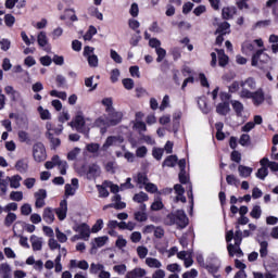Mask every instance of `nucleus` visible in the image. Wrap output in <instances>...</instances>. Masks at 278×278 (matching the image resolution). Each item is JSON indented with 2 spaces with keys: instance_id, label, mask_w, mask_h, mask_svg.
Masks as SVG:
<instances>
[{
  "instance_id": "obj_33",
  "label": "nucleus",
  "mask_w": 278,
  "mask_h": 278,
  "mask_svg": "<svg viewBox=\"0 0 278 278\" xmlns=\"http://www.w3.org/2000/svg\"><path fill=\"white\" fill-rule=\"evenodd\" d=\"M198 105L203 114H210V106H207V99L205 97L198 99Z\"/></svg>"
},
{
  "instance_id": "obj_23",
  "label": "nucleus",
  "mask_w": 278,
  "mask_h": 278,
  "mask_svg": "<svg viewBox=\"0 0 278 278\" xmlns=\"http://www.w3.org/2000/svg\"><path fill=\"white\" fill-rule=\"evenodd\" d=\"M112 201L113 203H111L109 207H114V210H125L127 207V204L121 201V194H115Z\"/></svg>"
},
{
  "instance_id": "obj_26",
  "label": "nucleus",
  "mask_w": 278,
  "mask_h": 278,
  "mask_svg": "<svg viewBox=\"0 0 278 278\" xmlns=\"http://www.w3.org/2000/svg\"><path fill=\"white\" fill-rule=\"evenodd\" d=\"M0 275L2 278H12V267L10 266V264H0Z\"/></svg>"
},
{
  "instance_id": "obj_46",
  "label": "nucleus",
  "mask_w": 278,
  "mask_h": 278,
  "mask_svg": "<svg viewBox=\"0 0 278 278\" xmlns=\"http://www.w3.org/2000/svg\"><path fill=\"white\" fill-rule=\"evenodd\" d=\"M108 242V237H98L93 240V248L101 249V247H105V243Z\"/></svg>"
},
{
  "instance_id": "obj_44",
  "label": "nucleus",
  "mask_w": 278,
  "mask_h": 278,
  "mask_svg": "<svg viewBox=\"0 0 278 278\" xmlns=\"http://www.w3.org/2000/svg\"><path fill=\"white\" fill-rule=\"evenodd\" d=\"M17 216L15 213H8L4 218V227H12V224L16 220Z\"/></svg>"
},
{
  "instance_id": "obj_4",
  "label": "nucleus",
  "mask_w": 278,
  "mask_h": 278,
  "mask_svg": "<svg viewBox=\"0 0 278 278\" xmlns=\"http://www.w3.org/2000/svg\"><path fill=\"white\" fill-rule=\"evenodd\" d=\"M204 268L214 278H220V275H218V270H220V260H218V257L216 256L208 257L206 260V264L204 265Z\"/></svg>"
},
{
  "instance_id": "obj_14",
  "label": "nucleus",
  "mask_w": 278,
  "mask_h": 278,
  "mask_svg": "<svg viewBox=\"0 0 278 278\" xmlns=\"http://www.w3.org/2000/svg\"><path fill=\"white\" fill-rule=\"evenodd\" d=\"M94 126L100 128L101 134H105V131H108V127H111L110 122L108 119V115H102L98 117L94 121Z\"/></svg>"
},
{
  "instance_id": "obj_19",
  "label": "nucleus",
  "mask_w": 278,
  "mask_h": 278,
  "mask_svg": "<svg viewBox=\"0 0 278 278\" xmlns=\"http://www.w3.org/2000/svg\"><path fill=\"white\" fill-rule=\"evenodd\" d=\"M147 275V269L141 267H136L135 269L128 271L125 278H142Z\"/></svg>"
},
{
  "instance_id": "obj_31",
  "label": "nucleus",
  "mask_w": 278,
  "mask_h": 278,
  "mask_svg": "<svg viewBox=\"0 0 278 278\" xmlns=\"http://www.w3.org/2000/svg\"><path fill=\"white\" fill-rule=\"evenodd\" d=\"M238 170L240 177H243L244 179H247V177H251V174L253 173V168L244 165H239Z\"/></svg>"
},
{
  "instance_id": "obj_63",
  "label": "nucleus",
  "mask_w": 278,
  "mask_h": 278,
  "mask_svg": "<svg viewBox=\"0 0 278 278\" xmlns=\"http://www.w3.org/2000/svg\"><path fill=\"white\" fill-rule=\"evenodd\" d=\"M51 97H56L58 99H62V101H66V92L64 91H58V90H52L50 91Z\"/></svg>"
},
{
  "instance_id": "obj_59",
  "label": "nucleus",
  "mask_w": 278,
  "mask_h": 278,
  "mask_svg": "<svg viewBox=\"0 0 278 278\" xmlns=\"http://www.w3.org/2000/svg\"><path fill=\"white\" fill-rule=\"evenodd\" d=\"M114 273H117V275H125L127 273V265L121 264L113 266Z\"/></svg>"
},
{
  "instance_id": "obj_55",
  "label": "nucleus",
  "mask_w": 278,
  "mask_h": 278,
  "mask_svg": "<svg viewBox=\"0 0 278 278\" xmlns=\"http://www.w3.org/2000/svg\"><path fill=\"white\" fill-rule=\"evenodd\" d=\"M97 36V27L94 26H89V29L87 33L84 35V40H92V37Z\"/></svg>"
},
{
  "instance_id": "obj_49",
  "label": "nucleus",
  "mask_w": 278,
  "mask_h": 278,
  "mask_svg": "<svg viewBox=\"0 0 278 278\" xmlns=\"http://www.w3.org/2000/svg\"><path fill=\"white\" fill-rule=\"evenodd\" d=\"M256 177H257V179H262V181H264L266 179V177H268V167L262 166L261 168H258V170L256 173Z\"/></svg>"
},
{
  "instance_id": "obj_15",
  "label": "nucleus",
  "mask_w": 278,
  "mask_h": 278,
  "mask_svg": "<svg viewBox=\"0 0 278 278\" xmlns=\"http://www.w3.org/2000/svg\"><path fill=\"white\" fill-rule=\"evenodd\" d=\"M67 212H68V202L66 200H62L60 202V207L55 208V214L59 220H64L66 218Z\"/></svg>"
},
{
  "instance_id": "obj_39",
  "label": "nucleus",
  "mask_w": 278,
  "mask_h": 278,
  "mask_svg": "<svg viewBox=\"0 0 278 278\" xmlns=\"http://www.w3.org/2000/svg\"><path fill=\"white\" fill-rule=\"evenodd\" d=\"M176 164H177V155H169L163 162V166H168L169 168L175 167Z\"/></svg>"
},
{
  "instance_id": "obj_57",
  "label": "nucleus",
  "mask_w": 278,
  "mask_h": 278,
  "mask_svg": "<svg viewBox=\"0 0 278 278\" xmlns=\"http://www.w3.org/2000/svg\"><path fill=\"white\" fill-rule=\"evenodd\" d=\"M102 105L106 108L105 112H112V110H114V102L112 101V98H104L102 100Z\"/></svg>"
},
{
  "instance_id": "obj_25",
  "label": "nucleus",
  "mask_w": 278,
  "mask_h": 278,
  "mask_svg": "<svg viewBox=\"0 0 278 278\" xmlns=\"http://www.w3.org/2000/svg\"><path fill=\"white\" fill-rule=\"evenodd\" d=\"M47 134H55V136H60L62 131H64V126L60 125L59 127L53 126L51 122L46 124Z\"/></svg>"
},
{
  "instance_id": "obj_2",
  "label": "nucleus",
  "mask_w": 278,
  "mask_h": 278,
  "mask_svg": "<svg viewBox=\"0 0 278 278\" xmlns=\"http://www.w3.org/2000/svg\"><path fill=\"white\" fill-rule=\"evenodd\" d=\"M243 97H245L243 99H252V103L256 108H258V105H262V103H264V101H266V103H268V105H270L273 103V97H270L268 94H264L263 89H257L254 92L245 91V92H243Z\"/></svg>"
},
{
  "instance_id": "obj_9",
  "label": "nucleus",
  "mask_w": 278,
  "mask_h": 278,
  "mask_svg": "<svg viewBox=\"0 0 278 278\" xmlns=\"http://www.w3.org/2000/svg\"><path fill=\"white\" fill-rule=\"evenodd\" d=\"M71 126L79 131V134H86V119L84 118V113L78 112L73 122H71Z\"/></svg>"
},
{
  "instance_id": "obj_21",
  "label": "nucleus",
  "mask_w": 278,
  "mask_h": 278,
  "mask_svg": "<svg viewBox=\"0 0 278 278\" xmlns=\"http://www.w3.org/2000/svg\"><path fill=\"white\" fill-rule=\"evenodd\" d=\"M3 175H5V173L0 172V192H1V197H3L4 194L8 193V186L10 184V176H7L5 178H3Z\"/></svg>"
},
{
  "instance_id": "obj_56",
  "label": "nucleus",
  "mask_w": 278,
  "mask_h": 278,
  "mask_svg": "<svg viewBox=\"0 0 278 278\" xmlns=\"http://www.w3.org/2000/svg\"><path fill=\"white\" fill-rule=\"evenodd\" d=\"M135 180L140 185V186H147L149 178H147V174L144 173H139Z\"/></svg>"
},
{
  "instance_id": "obj_40",
  "label": "nucleus",
  "mask_w": 278,
  "mask_h": 278,
  "mask_svg": "<svg viewBox=\"0 0 278 278\" xmlns=\"http://www.w3.org/2000/svg\"><path fill=\"white\" fill-rule=\"evenodd\" d=\"M134 216L135 220H137L138 223H146V220L149 219V215L147 214V212L142 211L135 212Z\"/></svg>"
},
{
  "instance_id": "obj_50",
  "label": "nucleus",
  "mask_w": 278,
  "mask_h": 278,
  "mask_svg": "<svg viewBox=\"0 0 278 278\" xmlns=\"http://www.w3.org/2000/svg\"><path fill=\"white\" fill-rule=\"evenodd\" d=\"M48 140H50L51 144H52V148L53 149H58V147H60L61 144V141H60V138L53 136V134H46Z\"/></svg>"
},
{
  "instance_id": "obj_58",
  "label": "nucleus",
  "mask_w": 278,
  "mask_h": 278,
  "mask_svg": "<svg viewBox=\"0 0 278 278\" xmlns=\"http://www.w3.org/2000/svg\"><path fill=\"white\" fill-rule=\"evenodd\" d=\"M4 23H5L7 27H14V23H16V18L12 14H5Z\"/></svg>"
},
{
  "instance_id": "obj_7",
  "label": "nucleus",
  "mask_w": 278,
  "mask_h": 278,
  "mask_svg": "<svg viewBox=\"0 0 278 278\" xmlns=\"http://www.w3.org/2000/svg\"><path fill=\"white\" fill-rule=\"evenodd\" d=\"M125 142L123 135L109 136L103 143L101 150L106 151L109 147H121Z\"/></svg>"
},
{
  "instance_id": "obj_28",
  "label": "nucleus",
  "mask_w": 278,
  "mask_h": 278,
  "mask_svg": "<svg viewBox=\"0 0 278 278\" xmlns=\"http://www.w3.org/2000/svg\"><path fill=\"white\" fill-rule=\"evenodd\" d=\"M216 51H217L219 66H227V64H229V56L225 54V50L220 49Z\"/></svg>"
},
{
  "instance_id": "obj_38",
  "label": "nucleus",
  "mask_w": 278,
  "mask_h": 278,
  "mask_svg": "<svg viewBox=\"0 0 278 278\" xmlns=\"http://www.w3.org/2000/svg\"><path fill=\"white\" fill-rule=\"evenodd\" d=\"M132 200L135 201V203H144L146 201H149V194L141 191L139 193H136Z\"/></svg>"
},
{
  "instance_id": "obj_43",
  "label": "nucleus",
  "mask_w": 278,
  "mask_h": 278,
  "mask_svg": "<svg viewBox=\"0 0 278 278\" xmlns=\"http://www.w3.org/2000/svg\"><path fill=\"white\" fill-rule=\"evenodd\" d=\"M250 216L252 218H255V220H258V218H262V206L254 205L252 211L250 212Z\"/></svg>"
},
{
  "instance_id": "obj_54",
  "label": "nucleus",
  "mask_w": 278,
  "mask_h": 278,
  "mask_svg": "<svg viewBox=\"0 0 278 278\" xmlns=\"http://www.w3.org/2000/svg\"><path fill=\"white\" fill-rule=\"evenodd\" d=\"M110 55H111V59H112L116 64H123V56H121V54H118V52H116V50L111 49V50H110Z\"/></svg>"
},
{
  "instance_id": "obj_11",
  "label": "nucleus",
  "mask_w": 278,
  "mask_h": 278,
  "mask_svg": "<svg viewBox=\"0 0 278 278\" xmlns=\"http://www.w3.org/2000/svg\"><path fill=\"white\" fill-rule=\"evenodd\" d=\"M34 197L36 199L35 206L38 210L42 208V206L46 205L45 200L47 199V190L39 189L37 192H35Z\"/></svg>"
},
{
  "instance_id": "obj_17",
  "label": "nucleus",
  "mask_w": 278,
  "mask_h": 278,
  "mask_svg": "<svg viewBox=\"0 0 278 278\" xmlns=\"http://www.w3.org/2000/svg\"><path fill=\"white\" fill-rule=\"evenodd\" d=\"M37 42L39 45V47H41V49H43V51H50V48H47V46L49 45V38L47 37V33L46 31H40L37 35Z\"/></svg>"
},
{
  "instance_id": "obj_6",
  "label": "nucleus",
  "mask_w": 278,
  "mask_h": 278,
  "mask_svg": "<svg viewBox=\"0 0 278 278\" xmlns=\"http://www.w3.org/2000/svg\"><path fill=\"white\" fill-rule=\"evenodd\" d=\"M33 157L35 162H45L47 160V150L42 142H37L33 146Z\"/></svg>"
},
{
  "instance_id": "obj_20",
  "label": "nucleus",
  "mask_w": 278,
  "mask_h": 278,
  "mask_svg": "<svg viewBox=\"0 0 278 278\" xmlns=\"http://www.w3.org/2000/svg\"><path fill=\"white\" fill-rule=\"evenodd\" d=\"M42 219L45 223L48 225H51L53 220H55V213L53 212V208L51 207H46L42 213Z\"/></svg>"
},
{
  "instance_id": "obj_61",
  "label": "nucleus",
  "mask_w": 278,
  "mask_h": 278,
  "mask_svg": "<svg viewBox=\"0 0 278 278\" xmlns=\"http://www.w3.org/2000/svg\"><path fill=\"white\" fill-rule=\"evenodd\" d=\"M155 53L157 55L156 62H162L164 60V58H166V50L162 47L157 48L155 50Z\"/></svg>"
},
{
  "instance_id": "obj_51",
  "label": "nucleus",
  "mask_w": 278,
  "mask_h": 278,
  "mask_svg": "<svg viewBox=\"0 0 278 278\" xmlns=\"http://www.w3.org/2000/svg\"><path fill=\"white\" fill-rule=\"evenodd\" d=\"M55 237L61 244H64V242L68 241V237L60 230V228H55Z\"/></svg>"
},
{
  "instance_id": "obj_64",
  "label": "nucleus",
  "mask_w": 278,
  "mask_h": 278,
  "mask_svg": "<svg viewBox=\"0 0 278 278\" xmlns=\"http://www.w3.org/2000/svg\"><path fill=\"white\" fill-rule=\"evenodd\" d=\"M197 277H199V271L194 268L182 274V278H197Z\"/></svg>"
},
{
  "instance_id": "obj_18",
  "label": "nucleus",
  "mask_w": 278,
  "mask_h": 278,
  "mask_svg": "<svg viewBox=\"0 0 278 278\" xmlns=\"http://www.w3.org/2000/svg\"><path fill=\"white\" fill-rule=\"evenodd\" d=\"M30 243L33 251H42V244H45V240L42 239V237L33 235L30 236Z\"/></svg>"
},
{
  "instance_id": "obj_5",
  "label": "nucleus",
  "mask_w": 278,
  "mask_h": 278,
  "mask_svg": "<svg viewBox=\"0 0 278 278\" xmlns=\"http://www.w3.org/2000/svg\"><path fill=\"white\" fill-rule=\"evenodd\" d=\"M269 62H270V56L264 52V49L257 50L252 55V66L264 68V64H268Z\"/></svg>"
},
{
  "instance_id": "obj_8",
  "label": "nucleus",
  "mask_w": 278,
  "mask_h": 278,
  "mask_svg": "<svg viewBox=\"0 0 278 278\" xmlns=\"http://www.w3.org/2000/svg\"><path fill=\"white\" fill-rule=\"evenodd\" d=\"M240 88H241V91L239 93L240 98L244 99L245 98L244 92H253L251 90H255L257 88V83H255L254 78L250 77L240 83Z\"/></svg>"
},
{
  "instance_id": "obj_41",
  "label": "nucleus",
  "mask_w": 278,
  "mask_h": 278,
  "mask_svg": "<svg viewBox=\"0 0 278 278\" xmlns=\"http://www.w3.org/2000/svg\"><path fill=\"white\" fill-rule=\"evenodd\" d=\"M15 168L18 173H25L29 168V165L27 164V161L20 160L16 162Z\"/></svg>"
},
{
  "instance_id": "obj_22",
  "label": "nucleus",
  "mask_w": 278,
  "mask_h": 278,
  "mask_svg": "<svg viewBox=\"0 0 278 278\" xmlns=\"http://www.w3.org/2000/svg\"><path fill=\"white\" fill-rule=\"evenodd\" d=\"M5 94L10 97L11 101H21V92L14 89L12 86H7L4 88Z\"/></svg>"
},
{
  "instance_id": "obj_32",
  "label": "nucleus",
  "mask_w": 278,
  "mask_h": 278,
  "mask_svg": "<svg viewBox=\"0 0 278 278\" xmlns=\"http://www.w3.org/2000/svg\"><path fill=\"white\" fill-rule=\"evenodd\" d=\"M102 270H105V266L101 263H91L90 264V268H89V273L91 275H99V273H101Z\"/></svg>"
},
{
  "instance_id": "obj_10",
  "label": "nucleus",
  "mask_w": 278,
  "mask_h": 278,
  "mask_svg": "<svg viewBox=\"0 0 278 278\" xmlns=\"http://www.w3.org/2000/svg\"><path fill=\"white\" fill-rule=\"evenodd\" d=\"M106 121H109V125L111 127H115V125H118L121 121H123V113L117 112L116 110L106 111Z\"/></svg>"
},
{
  "instance_id": "obj_42",
  "label": "nucleus",
  "mask_w": 278,
  "mask_h": 278,
  "mask_svg": "<svg viewBox=\"0 0 278 278\" xmlns=\"http://www.w3.org/2000/svg\"><path fill=\"white\" fill-rule=\"evenodd\" d=\"M255 50V46H253V43L245 41L242 43V52L245 55H251V53H253V51Z\"/></svg>"
},
{
  "instance_id": "obj_35",
  "label": "nucleus",
  "mask_w": 278,
  "mask_h": 278,
  "mask_svg": "<svg viewBox=\"0 0 278 278\" xmlns=\"http://www.w3.org/2000/svg\"><path fill=\"white\" fill-rule=\"evenodd\" d=\"M230 27L231 25H229V23L223 22L222 24H219L215 34H222V36H226V34H229Z\"/></svg>"
},
{
  "instance_id": "obj_36",
  "label": "nucleus",
  "mask_w": 278,
  "mask_h": 278,
  "mask_svg": "<svg viewBox=\"0 0 278 278\" xmlns=\"http://www.w3.org/2000/svg\"><path fill=\"white\" fill-rule=\"evenodd\" d=\"M179 121H181V111H177L173 114V129L175 134L179 129Z\"/></svg>"
},
{
  "instance_id": "obj_62",
  "label": "nucleus",
  "mask_w": 278,
  "mask_h": 278,
  "mask_svg": "<svg viewBox=\"0 0 278 278\" xmlns=\"http://www.w3.org/2000/svg\"><path fill=\"white\" fill-rule=\"evenodd\" d=\"M11 201H23V191H12L10 193Z\"/></svg>"
},
{
  "instance_id": "obj_27",
  "label": "nucleus",
  "mask_w": 278,
  "mask_h": 278,
  "mask_svg": "<svg viewBox=\"0 0 278 278\" xmlns=\"http://www.w3.org/2000/svg\"><path fill=\"white\" fill-rule=\"evenodd\" d=\"M230 111L231 109L229 106V102H222V103H218L216 106V112L220 116H227V113Z\"/></svg>"
},
{
  "instance_id": "obj_24",
  "label": "nucleus",
  "mask_w": 278,
  "mask_h": 278,
  "mask_svg": "<svg viewBox=\"0 0 278 278\" xmlns=\"http://www.w3.org/2000/svg\"><path fill=\"white\" fill-rule=\"evenodd\" d=\"M260 164H261V166H266L267 168L273 170V173H278V163L277 162H270L268 160V157H263L260 161Z\"/></svg>"
},
{
  "instance_id": "obj_1",
  "label": "nucleus",
  "mask_w": 278,
  "mask_h": 278,
  "mask_svg": "<svg viewBox=\"0 0 278 278\" xmlns=\"http://www.w3.org/2000/svg\"><path fill=\"white\" fill-rule=\"evenodd\" d=\"M188 216L184 210H178L176 213H170L165 218L166 225H177L179 229H186L188 227Z\"/></svg>"
},
{
  "instance_id": "obj_13",
  "label": "nucleus",
  "mask_w": 278,
  "mask_h": 278,
  "mask_svg": "<svg viewBox=\"0 0 278 278\" xmlns=\"http://www.w3.org/2000/svg\"><path fill=\"white\" fill-rule=\"evenodd\" d=\"M51 161L54 166H58L61 175H66L68 168V163L66 161L61 160L59 155L52 156Z\"/></svg>"
},
{
  "instance_id": "obj_60",
  "label": "nucleus",
  "mask_w": 278,
  "mask_h": 278,
  "mask_svg": "<svg viewBox=\"0 0 278 278\" xmlns=\"http://www.w3.org/2000/svg\"><path fill=\"white\" fill-rule=\"evenodd\" d=\"M226 181L228 186H238V184H240V180L235 175H227Z\"/></svg>"
},
{
  "instance_id": "obj_34",
  "label": "nucleus",
  "mask_w": 278,
  "mask_h": 278,
  "mask_svg": "<svg viewBox=\"0 0 278 278\" xmlns=\"http://www.w3.org/2000/svg\"><path fill=\"white\" fill-rule=\"evenodd\" d=\"M146 264L149 268H161L162 267V262H160V260L154 258V257H147Z\"/></svg>"
},
{
  "instance_id": "obj_47",
  "label": "nucleus",
  "mask_w": 278,
  "mask_h": 278,
  "mask_svg": "<svg viewBox=\"0 0 278 278\" xmlns=\"http://www.w3.org/2000/svg\"><path fill=\"white\" fill-rule=\"evenodd\" d=\"M38 112L40 114L41 121H51V112H49V110L39 106Z\"/></svg>"
},
{
  "instance_id": "obj_29",
  "label": "nucleus",
  "mask_w": 278,
  "mask_h": 278,
  "mask_svg": "<svg viewBox=\"0 0 278 278\" xmlns=\"http://www.w3.org/2000/svg\"><path fill=\"white\" fill-rule=\"evenodd\" d=\"M22 180H23V177H21V175H14L12 177H9L10 187L14 188L15 190L21 188Z\"/></svg>"
},
{
  "instance_id": "obj_30",
  "label": "nucleus",
  "mask_w": 278,
  "mask_h": 278,
  "mask_svg": "<svg viewBox=\"0 0 278 278\" xmlns=\"http://www.w3.org/2000/svg\"><path fill=\"white\" fill-rule=\"evenodd\" d=\"M232 110H235L237 116H242V112H244V104L237 100H231Z\"/></svg>"
},
{
  "instance_id": "obj_53",
  "label": "nucleus",
  "mask_w": 278,
  "mask_h": 278,
  "mask_svg": "<svg viewBox=\"0 0 278 278\" xmlns=\"http://www.w3.org/2000/svg\"><path fill=\"white\" fill-rule=\"evenodd\" d=\"M239 144H241V147H249L251 144V136L249 134L241 135Z\"/></svg>"
},
{
  "instance_id": "obj_45",
  "label": "nucleus",
  "mask_w": 278,
  "mask_h": 278,
  "mask_svg": "<svg viewBox=\"0 0 278 278\" xmlns=\"http://www.w3.org/2000/svg\"><path fill=\"white\" fill-rule=\"evenodd\" d=\"M260 255L261 257L268 256V241H260Z\"/></svg>"
},
{
  "instance_id": "obj_3",
  "label": "nucleus",
  "mask_w": 278,
  "mask_h": 278,
  "mask_svg": "<svg viewBox=\"0 0 278 278\" xmlns=\"http://www.w3.org/2000/svg\"><path fill=\"white\" fill-rule=\"evenodd\" d=\"M233 240L235 244L229 243L227 245L229 256L233 257V255H237V257H242L244 255V252H242V249H240V244H242V230H240V226H237Z\"/></svg>"
},
{
  "instance_id": "obj_48",
  "label": "nucleus",
  "mask_w": 278,
  "mask_h": 278,
  "mask_svg": "<svg viewBox=\"0 0 278 278\" xmlns=\"http://www.w3.org/2000/svg\"><path fill=\"white\" fill-rule=\"evenodd\" d=\"M87 62L91 68H97V66H99V56H97V54H91L87 56Z\"/></svg>"
},
{
  "instance_id": "obj_12",
  "label": "nucleus",
  "mask_w": 278,
  "mask_h": 278,
  "mask_svg": "<svg viewBox=\"0 0 278 278\" xmlns=\"http://www.w3.org/2000/svg\"><path fill=\"white\" fill-rule=\"evenodd\" d=\"M76 233H79L83 237V240L88 241L90 240V226L88 224H80L74 228Z\"/></svg>"
},
{
  "instance_id": "obj_37",
  "label": "nucleus",
  "mask_w": 278,
  "mask_h": 278,
  "mask_svg": "<svg viewBox=\"0 0 278 278\" xmlns=\"http://www.w3.org/2000/svg\"><path fill=\"white\" fill-rule=\"evenodd\" d=\"M233 14H236L235 8H224L222 11V16L226 21H229V18H233Z\"/></svg>"
},
{
  "instance_id": "obj_52",
  "label": "nucleus",
  "mask_w": 278,
  "mask_h": 278,
  "mask_svg": "<svg viewBox=\"0 0 278 278\" xmlns=\"http://www.w3.org/2000/svg\"><path fill=\"white\" fill-rule=\"evenodd\" d=\"M137 254L140 260H144L147 255H149V249H147L144 245H139L137 248Z\"/></svg>"
},
{
  "instance_id": "obj_16",
  "label": "nucleus",
  "mask_w": 278,
  "mask_h": 278,
  "mask_svg": "<svg viewBox=\"0 0 278 278\" xmlns=\"http://www.w3.org/2000/svg\"><path fill=\"white\" fill-rule=\"evenodd\" d=\"M87 179H97V177H101V167L97 164H91L87 168Z\"/></svg>"
}]
</instances>
